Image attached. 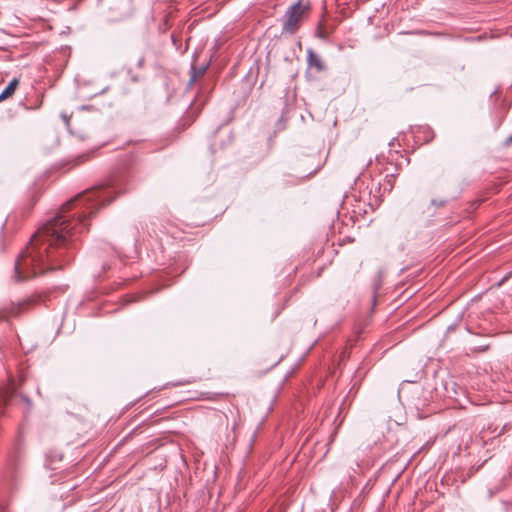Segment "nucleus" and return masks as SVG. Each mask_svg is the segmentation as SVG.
Segmentation results:
<instances>
[{
  "instance_id": "nucleus-1",
  "label": "nucleus",
  "mask_w": 512,
  "mask_h": 512,
  "mask_svg": "<svg viewBox=\"0 0 512 512\" xmlns=\"http://www.w3.org/2000/svg\"><path fill=\"white\" fill-rule=\"evenodd\" d=\"M114 197L112 187L101 186L89 189L64 204L59 214L38 230L16 260V279L26 280L45 271L62 268L69 261L65 259L69 242L84 232L88 227L87 219Z\"/></svg>"
},
{
  "instance_id": "nucleus-2",
  "label": "nucleus",
  "mask_w": 512,
  "mask_h": 512,
  "mask_svg": "<svg viewBox=\"0 0 512 512\" xmlns=\"http://www.w3.org/2000/svg\"><path fill=\"white\" fill-rule=\"evenodd\" d=\"M308 10L309 7L303 5L300 1L292 5L286 13L283 30L287 33H294L299 28L300 22Z\"/></svg>"
},
{
  "instance_id": "nucleus-3",
  "label": "nucleus",
  "mask_w": 512,
  "mask_h": 512,
  "mask_svg": "<svg viewBox=\"0 0 512 512\" xmlns=\"http://www.w3.org/2000/svg\"><path fill=\"white\" fill-rule=\"evenodd\" d=\"M307 61L310 67H315L318 71L324 70L321 58L311 49L307 51Z\"/></svg>"
},
{
  "instance_id": "nucleus-4",
  "label": "nucleus",
  "mask_w": 512,
  "mask_h": 512,
  "mask_svg": "<svg viewBox=\"0 0 512 512\" xmlns=\"http://www.w3.org/2000/svg\"><path fill=\"white\" fill-rule=\"evenodd\" d=\"M18 85L19 80L17 78H13L0 94V101H3L12 96L15 90L17 89Z\"/></svg>"
},
{
  "instance_id": "nucleus-5",
  "label": "nucleus",
  "mask_w": 512,
  "mask_h": 512,
  "mask_svg": "<svg viewBox=\"0 0 512 512\" xmlns=\"http://www.w3.org/2000/svg\"><path fill=\"white\" fill-rule=\"evenodd\" d=\"M24 306H26V303L13 306L9 310H0V321L7 320L9 317L17 316Z\"/></svg>"
},
{
  "instance_id": "nucleus-6",
  "label": "nucleus",
  "mask_w": 512,
  "mask_h": 512,
  "mask_svg": "<svg viewBox=\"0 0 512 512\" xmlns=\"http://www.w3.org/2000/svg\"><path fill=\"white\" fill-rule=\"evenodd\" d=\"M508 141L512 142V136L509 137Z\"/></svg>"
}]
</instances>
